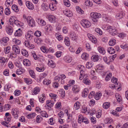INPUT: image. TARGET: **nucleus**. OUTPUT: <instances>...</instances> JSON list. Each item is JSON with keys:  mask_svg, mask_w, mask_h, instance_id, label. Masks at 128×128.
Listing matches in <instances>:
<instances>
[{"mask_svg": "<svg viewBox=\"0 0 128 128\" xmlns=\"http://www.w3.org/2000/svg\"><path fill=\"white\" fill-rule=\"evenodd\" d=\"M80 24L84 27L88 28L91 25L90 22L86 20H83L80 21Z\"/></svg>", "mask_w": 128, "mask_h": 128, "instance_id": "1", "label": "nucleus"}, {"mask_svg": "<svg viewBox=\"0 0 128 128\" xmlns=\"http://www.w3.org/2000/svg\"><path fill=\"white\" fill-rule=\"evenodd\" d=\"M27 22L28 24L32 27H33L35 25V22L32 18L30 16H28Z\"/></svg>", "mask_w": 128, "mask_h": 128, "instance_id": "2", "label": "nucleus"}, {"mask_svg": "<svg viewBox=\"0 0 128 128\" xmlns=\"http://www.w3.org/2000/svg\"><path fill=\"white\" fill-rule=\"evenodd\" d=\"M107 28L110 33L112 35H116L118 34L117 30L115 28H113L112 26H108L107 27Z\"/></svg>", "mask_w": 128, "mask_h": 128, "instance_id": "3", "label": "nucleus"}, {"mask_svg": "<svg viewBox=\"0 0 128 128\" xmlns=\"http://www.w3.org/2000/svg\"><path fill=\"white\" fill-rule=\"evenodd\" d=\"M6 30L8 34L10 35L13 32V29L11 26H6Z\"/></svg>", "mask_w": 128, "mask_h": 128, "instance_id": "4", "label": "nucleus"}, {"mask_svg": "<svg viewBox=\"0 0 128 128\" xmlns=\"http://www.w3.org/2000/svg\"><path fill=\"white\" fill-rule=\"evenodd\" d=\"M90 15L91 17L94 19L99 18H100L101 16L100 14L97 13L92 12Z\"/></svg>", "mask_w": 128, "mask_h": 128, "instance_id": "5", "label": "nucleus"}, {"mask_svg": "<svg viewBox=\"0 0 128 128\" xmlns=\"http://www.w3.org/2000/svg\"><path fill=\"white\" fill-rule=\"evenodd\" d=\"M69 36L70 38L73 40L76 41L77 39V36L74 32H71Z\"/></svg>", "mask_w": 128, "mask_h": 128, "instance_id": "6", "label": "nucleus"}, {"mask_svg": "<svg viewBox=\"0 0 128 128\" xmlns=\"http://www.w3.org/2000/svg\"><path fill=\"white\" fill-rule=\"evenodd\" d=\"M12 48L13 50L17 54H20V50L18 46L16 45H13Z\"/></svg>", "mask_w": 128, "mask_h": 128, "instance_id": "7", "label": "nucleus"}, {"mask_svg": "<svg viewBox=\"0 0 128 128\" xmlns=\"http://www.w3.org/2000/svg\"><path fill=\"white\" fill-rule=\"evenodd\" d=\"M88 38L93 43H96L97 42L96 38L93 35L90 34L88 36Z\"/></svg>", "mask_w": 128, "mask_h": 128, "instance_id": "8", "label": "nucleus"}, {"mask_svg": "<svg viewBox=\"0 0 128 128\" xmlns=\"http://www.w3.org/2000/svg\"><path fill=\"white\" fill-rule=\"evenodd\" d=\"M72 90L73 92L76 94L79 92L80 90V88L78 86L75 85L72 88Z\"/></svg>", "mask_w": 128, "mask_h": 128, "instance_id": "9", "label": "nucleus"}, {"mask_svg": "<svg viewBox=\"0 0 128 128\" xmlns=\"http://www.w3.org/2000/svg\"><path fill=\"white\" fill-rule=\"evenodd\" d=\"M26 5L28 8L29 9L33 10L34 8L33 5L30 2H26Z\"/></svg>", "mask_w": 128, "mask_h": 128, "instance_id": "10", "label": "nucleus"}, {"mask_svg": "<svg viewBox=\"0 0 128 128\" xmlns=\"http://www.w3.org/2000/svg\"><path fill=\"white\" fill-rule=\"evenodd\" d=\"M63 60L67 63H70L71 62L72 58L70 56H68L64 57Z\"/></svg>", "mask_w": 128, "mask_h": 128, "instance_id": "11", "label": "nucleus"}, {"mask_svg": "<svg viewBox=\"0 0 128 128\" xmlns=\"http://www.w3.org/2000/svg\"><path fill=\"white\" fill-rule=\"evenodd\" d=\"M124 15V13L122 12H121L117 14L116 16V18L118 20H120L122 18Z\"/></svg>", "mask_w": 128, "mask_h": 128, "instance_id": "12", "label": "nucleus"}, {"mask_svg": "<svg viewBox=\"0 0 128 128\" xmlns=\"http://www.w3.org/2000/svg\"><path fill=\"white\" fill-rule=\"evenodd\" d=\"M99 59V57L97 55H94L92 56L91 58L92 60L94 62L98 61Z\"/></svg>", "mask_w": 128, "mask_h": 128, "instance_id": "13", "label": "nucleus"}, {"mask_svg": "<svg viewBox=\"0 0 128 128\" xmlns=\"http://www.w3.org/2000/svg\"><path fill=\"white\" fill-rule=\"evenodd\" d=\"M12 115L14 116V118H17L18 117V112L15 109H12Z\"/></svg>", "mask_w": 128, "mask_h": 128, "instance_id": "14", "label": "nucleus"}, {"mask_svg": "<svg viewBox=\"0 0 128 128\" xmlns=\"http://www.w3.org/2000/svg\"><path fill=\"white\" fill-rule=\"evenodd\" d=\"M64 42L65 44L67 46H69L70 45V42L69 38L66 37L64 39Z\"/></svg>", "mask_w": 128, "mask_h": 128, "instance_id": "15", "label": "nucleus"}, {"mask_svg": "<svg viewBox=\"0 0 128 128\" xmlns=\"http://www.w3.org/2000/svg\"><path fill=\"white\" fill-rule=\"evenodd\" d=\"M54 104V102L51 100H48L46 102V105L47 106L52 107Z\"/></svg>", "mask_w": 128, "mask_h": 128, "instance_id": "16", "label": "nucleus"}, {"mask_svg": "<svg viewBox=\"0 0 128 128\" xmlns=\"http://www.w3.org/2000/svg\"><path fill=\"white\" fill-rule=\"evenodd\" d=\"M102 96V94L100 92H99L95 95L94 98L96 100H98Z\"/></svg>", "mask_w": 128, "mask_h": 128, "instance_id": "17", "label": "nucleus"}, {"mask_svg": "<svg viewBox=\"0 0 128 128\" xmlns=\"http://www.w3.org/2000/svg\"><path fill=\"white\" fill-rule=\"evenodd\" d=\"M64 14L67 16L68 17H71L72 16V12L70 10H66L64 12Z\"/></svg>", "mask_w": 128, "mask_h": 128, "instance_id": "18", "label": "nucleus"}, {"mask_svg": "<svg viewBox=\"0 0 128 128\" xmlns=\"http://www.w3.org/2000/svg\"><path fill=\"white\" fill-rule=\"evenodd\" d=\"M88 93V90L87 88L84 89V91L82 93V96L84 97L86 96Z\"/></svg>", "mask_w": 128, "mask_h": 128, "instance_id": "19", "label": "nucleus"}, {"mask_svg": "<svg viewBox=\"0 0 128 128\" xmlns=\"http://www.w3.org/2000/svg\"><path fill=\"white\" fill-rule=\"evenodd\" d=\"M98 49L99 52L102 54H104L105 53V52L104 48L101 46H99L98 47Z\"/></svg>", "mask_w": 128, "mask_h": 128, "instance_id": "20", "label": "nucleus"}, {"mask_svg": "<svg viewBox=\"0 0 128 128\" xmlns=\"http://www.w3.org/2000/svg\"><path fill=\"white\" fill-rule=\"evenodd\" d=\"M23 63L24 65L26 66H29L30 65V61L27 59H24V60Z\"/></svg>", "mask_w": 128, "mask_h": 128, "instance_id": "21", "label": "nucleus"}, {"mask_svg": "<svg viewBox=\"0 0 128 128\" xmlns=\"http://www.w3.org/2000/svg\"><path fill=\"white\" fill-rule=\"evenodd\" d=\"M48 64L49 66L51 67L52 68H54L55 67V64L53 62V61L51 60H48Z\"/></svg>", "mask_w": 128, "mask_h": 128, "instance_id": "22", "label": "nucleus"}, {"mask_svg": "<svg viewBox=\"0 0 128 128\" xmlns=\"http://www.w3.org/2000/svg\"><path fill=\"white\" fill-rule=\"evenodd\" d=\"M107 50L108 52L112 54H114L115 52V50L111 47L108 48Z\"/></svg>", "mask_w": 128, "mask_h": 128, "instance_id": "23", "label": "nucleus"}, {"mask_svg": "<svg viewBox=\"0 0 128 128\" xmlns=\"http://www.w3.org/2000/svg\"><path fill=\"white\" fill-rule=\"evenodd\" d=\"M33 34H30V33L26 34V37L27 39L28 40H31L33 38Z\"/></svg>", "mask_w": 128, "mask_h": 128, "instance_id": "24", "label": "nucleus"}, {"mask_svg": "<svg viewBox=\"0 0 128 128\" xmlns=\"http://www.w3.org/2000/svg\"><path fill=\"white\" fill-rule=\"evenodd\" d=\"M48 19L50 21L54 23L55 22V17L53 15L49 16Z\"/></svg>", "mask_w": 128, "mask_h": 128, "instance_id": "25", "label": "nucleus"}, {"mask_svg": "<svg viewBox=\"0 0 128 128\" xmlns=\"http://www.w3.org/2000/svg\"><path fill=\"white\" fill-rule=\"evenodd\" d=\"M80 103L78 102H76L74 104V108L75 110H77L80 108Z\"/></svg>", "mask_w": 128, "mask_h": 128, "instance_id": "26", "label": "nucleus"}, {"mask_svg": "<svg viewBox=\"0 0 128 128\" xmlns=\"http://www.w3.org/2000/svg\"><path fill=\"white\" fill-rule=\"evenodd\" d=\"M115 96L118 102H120L122 101V98L121 96L118 94H116Z\"/></svg>", "mask_w": 128, "mask_h": 128, "instance_id": "27", "label": "nucleus"}, {"mask_svg": "<svg viewBox=\"0 0 128 128\" xmlns=\"http://www.w3.org/2000/svg\"><path fill=\"white\" fill-rule=\"evenodd\" d=\"M21 53L22 54L26 57H27L28 56V52L25 49H22L21 50Z\"/></svg>", "mask_w": 128, "mask_h": 128, "instance_id": "28", "label": "nucleus"}, {"mask_svg": "<svg viewBox=\"0 0 128 128\" xmlns=\"http://www.w3.org/2000/svg\"><path fill=\"white\" fill-rule=\"evenodd\" d=\"M83 82L87 85H89L90 84V81L87 78H84L83 80Z\"/></svg>", "mask_w": 128, "mask_h": 128, "instance_id": "29", "label": "nucleus"}, {"mask_svg": "<svg viewBox=\"0 0 128 128\" xmlns=\"http://www.w3.org/2000/svg\"><path fill=\"white\" fill-rule=\"evenodd\" d=\"M110 106V103L108 102H106L103 104V107L104 108L107 109Z\"/></svg>", "mask_w": 128, "mask_h": 128, "instance_id": "30", "label": "nucleus"}, {"mask_svg": "<svg viewBox=\"0 0 128 128\" xmlns=\"http://www.w3.org/2000/svg\"><path fill=\"white\" fill-rule=\"evenodd\" d=\"M88 54L86 53H83L81 56V57L82 59L86 60L88 58Z\"/></svg>", "mask_w": 128, "mask_h": 128, "instance_id": "31", "label": "nucleus"}, {"mask_svg": "<svg viewBox=\"0 0 128 128\" xmlns=\"http://www.w3.org/2000/svg\"><path fill=\"white\" fill-rule=\"evenodd\" d=\"M12 8L13 10L16 12H18L19 10L17 6L16 5H12Z\"/></svg>", "mask_w": 128, "mask_h": 128, "instance_id": "32", "label": "nucleus"}, {"mask_svg": "<svg viewBox=\"0 0 128 128\" xmlns=\"http://www.w3.org/2000/svg\"><path fill=\"white\" fill-rule=\"evenodd\" d=\"M44 95V94H42V96L40 97V98H39V100L40 102L42 103L44 102V100H45L46 98V97Z\"/></svg>", "mask_w": 128, "mask_h": 128, "instance_id": "33", "label": "nucleus"}, {"mask_svg": "<svg viewBox=\"0 0 128 128\" xmlns=\"http://www.w3.org/2000/svg\"><path fill=\"white\" fill-rule=\"evenodd\" d=\"M76 10L77 12L80 14H82L84 13V11L78 6H76Z\"/></svg>", "mask_w": 128, "mask_h": 128, "instance_id": "34", "label": "nucleus"}, {"mask_svg": "<svg viewBox=\"0 0 128 128\" xmlns=\"http://www.w3.org/2000/svg\"><path fill=\"white\" fill-rule=\"evenodd\" d=\"M40 49L41 50L45 53H47L48 52V49L45 46H42L40 48Z\"/></svg>", "mask_w": 128, "mask_h": 128, "instance_id": "35", "label": "nucleus"}, {"mask_svg": "<svg viewBox=\"0 0 128 128\" xmlns=\"http://www.w3.org/2000/svg\"><path fill=\"white\" fill-rule=\"evenodd\" d=\"M116 43V41L114 39L110 40L109 42V44L110 46H113Z\"/></svg>", "mask_w": 128, "mask_h": 128, "instance_id": "36", "label": "nucleus"}, {"mask_svg": "<svg viewBox=\"0 0 128 128\" xmlns=\"http://www.w3.org/2000/svg\"><path fill=\"white\" fill-rule=\"evenodd\" d=\"M64 4L67 7H69L70 5V2L68 0H64Z\"/></svg>", "mask_w": 128, "mask_h": 128, "instance_id": "37", "label": "nucleus"}, {"mask_svg": "<svg viewBox=\"0 0 128 128\" xmlns=\"http://www.w3.org/2000/svg\"><path fill=\"white\" fill-rule=\"evenodd\" d=\"M35 116V113H32V114H30L28 115L27 116V117L28 118L30 119L34 118Z\"/></svg>", "mask_w": 128, "mask_h": 128, "instance_id": "38", "label": "nucleus"}, {"mask_svg": "<svg viewBox=\"0 0 128 128\" xmlns=\"http://www.w3.org/2000/svg\"><path fill=\"white\" fill-rule=\"evenodd\" d=\"M24 82L28 84H31L32 82V80L30 79L25 78L24 79Z\"/></svg>", "mask_w": 128, "mask_h": 128, "instance_id": "39", "label": "nucleus"}, {"mask_svg": "<svg viewBox=\"0 0 128 128\" xmlns=\"http://www.w3.org/2000/svg\"><path fill=\"white\" fill-rule=\"evenodd\" d=\"M59 93L60 94L61 96L63 98L65 96V91L63 89H61L60 90L59 92Z\"/></svg>", "mask_w": 128, "mask_h": 128, "instance_id": "40", "label": "nucleus"}, {"mask_svg": "<svg viewBox=\"0 0 128 128\" xmlns=\"http://www.w3.org/2000/svg\"><path fill=\"white\" fill-rule=\"evenodd\" d=\"M40 90L38 87H36L34 90L33 93L35 94H36L39 92Z\"/></svg>", "mask_w": 128, "mask_h": 128, "instance_id": "41", "label": "nucleus"}, {"mask_svg": "<svg viewBox=\"0 0 128 128\" xmlns=\"http://www.w3.org/2000/svg\"><path fill=\"white\" fill-rule=\"evenodd\" d=\"M22 32L21 31H16L14 34L15 36H20L22 35Z\"/></svg>", "mask_w": 128, "mask_h": 128, "instance_id": "42", "label": "nucleus"}, {"mask_svg": "<svg viewBox=\"0 0 128 128\" xmlns=\"http://www.w3.org/2000/svg\"><path fill=\"white\" fill-rule=\"evenodd\" d=\"M42 6V8L44 10H47L48 9V6L47 4H43Z\"/></svg>", "mask_w": 128, "mask_h": 128, "instance_id": "43", "label": "nucleus"}, {"mask_svg": "<svg viewBox=\"0 0 128 128\" xmlns=\"http://www.w3.org/2000/svg\"><path fill=\"white\" fill-rule=\"evenodd\" d=\"M29 72L30 76L32 78H34L36 77L34 71L32 70H30L29 71Z\"/></svg>", "mask_w": 128, "mask_h": 128, "instance_id": "44", "label": "nucleus"}, {"mask_svg": "<svg viewBox=\"0 0 128 128\" xmlns=\"http://www.w3.org/2000/svg\"><path fill=\"white\" fill-rule=\"evenodd\" d=\"M13 0H6L5 2V4L8 5V6L10 4H12L13 3Z\"/></svg>", "mask_w": 128, "mask_h": 128, "instance_id": "45", "label": "nucleus"}, {"mask_svg": "<svg viewBox=\"0 0 128 128\" xmlns=\"http://www.w3.org/2000/svg\"><path fill=\"white\" fill-rule=\"evenodd\" d=\"M83 117L82 115H80L78 117V122L79 123H81L83 122Z\"/></svg>", "mask_w": 128, "mask_h": 128, "instance_id": "46", "label": "nucleus"}, {"mask_svg": "<svg viewBox=\"0 0 128 128\" xmlns=\"http://www.w3.org/2000/svg\"><path fill=\"white\" fill-rule=\"evenodd\" d=\"M13 42H14L15 44L17 45H19L21 43V42L20 40L16 38L13 39Z\"/></svg>", "mask_w": 128, "mask_h": 128, "instance_id": "47", "label": "nucleus"}, {"mask_svg": "<svg viewBox=\"0 0 128 128\" xmlns=\"http://www.w3.org/2000/svg\"><path fill=\"white\" fill-rule=\"evenodd\" d=\"M40 114L43 117H48V115L47 114L46 112L44 111H41Z\"/></svg>", "mask_w": 128, "mask_h": 128, "instance_id": "48", "label": "nucleus"}, {"mask_svg": "<svg viewBox=\"0 0 128 128\" xmlns=\"http://www.w3.org/2000/svg\"><path fill=\"white\" fill-rule=\"evenodd\" d=\"M11 119V116L4 117L5 120L6 122L7 123H8L10 121Z\"/></svg>", "mask_w": 128, "mask_h": 128, "instance_id": "49", "label": "nucleus"}, {"mask_svg": "<svg viewBox=\"0 0 128 128\" xmlns=\"http://www.w3.org/2000/svg\"><path fill=\"white\" fill-rule=\"evenodd\" d=\"M85 4L86 6H92V3L90 2L89 0H86L85 2Z\"/></svg>", "mask_w": 128, "mask_h": 128, "instance_id": "50", "label": "nucleus"}, {"mask_svg": "<svg viewBox=\"0 0 128 128\" xmlns=\"http://www.w3.org/2000/svg\"><path fill=\"white\" fill-rule=\"evenodd\" d=\"M5 12L6 14L8 15L10 13V8H7L5 10Z\"/></svg>", "mask_w": 128, "mask_h": 128, "instance_id": "51", "label": "nucleus"}, {"mask_svg": "<svg viewBox=\"0 0 128 128\" xmlns=\"http://www.w3.org/2000/svg\"><path fill=\"white\" fill-rule=\"evenodd\" d=\"M95 31L100 35H102L103 33L102 31L99 28H96L95 29Z\"/></svg>", "mask_w": 128, "mask_h": 128, "instance_id": "52", "label": "nucleus"}, {"mask_svg": "<svg viewBox=\"0 0 128 128\" xmlns=\"http://www.w3.org/2000/svg\"><path fill=\"white\" fill-rule=\"evenodd\" d=\"M93 64L91 62H88L86 64V67L88 68H90L92 67Z\"/></svg>", "mask_w": 128, "mask_h": 128, "instance_id": "53", "label": "nucleus"}, {"mask_svg": "<svg viewBox=\"0 0 128 128\" xmlns=\"http://www.w3.org/2000/svg\"><path fill=\"white\" fill-rule=\"evenodd\" d=\"M43 83L45 85H48L50 83V80L45 79L44 80Z\"/></svg>", "mask_w": 128, "mask_h": 128, "instance_id": "54", "label": "nucleus"}, {"mask_svg": "<svg viewBox=\"0 0 128 128\" xmlns=\"http://www.w3.org/2000/svg\"><path fill=\"white\" fill-rule=\"evenodd\" d=\"M34 34L37 37H40L41 35V33L40 31L37 30L34 33Z\"/></svg>", "mask_w": 128, "mask_h": 128, "instance_id": "55", "label": "nucleus"}, {"mask_svg": "<svg viewBox=\"0 0 128 128\" xmlns=\"http://www.w3.org/2000/svg\"><path fill=\"white\" fill-rule=\"evenodd\" d=\"M10 46H8L6 47L4 50L5 54H8L10 52Z\"/></svg>", "mask_w": 128, "mask_h": 128, "instance_id": "56", "label": "nucleus"}, {"mask_svg": "<svg viewBox=\"0 0 128 128\" xmlns=\"http://www.w3.org/2000/svg\"><path fill=\"white\" fill-rule=\"evenodd\" d=\"M40 24L42 26H44L46 25V23L45 21L42 19H41L40 22Z\"/></svg>", "mask_w": 128, "mask_h": 128, "instance_id": "57", "label": "nucleus"}, {"mask_svg": "<svg viewBox=\"0 0 128 128\" xmlns=\"http://www.w3.org/2000/svg\"><path fill=\"white\" fill-rule=\"evenodd\" d=\"M118 79L116 78H114V77L112 78L111 79L112 82L116 84H118V83H117V81Z\"/></svg>", "mask_w": 128, "mask_h": 128, "instance_id": "58", "label": "nucleus"}, {"mask_svg": "<svg viewBox=\"0 0 128 128\" xmlns=\"http://www.w3.org/2000/svg\"><path fill=\"white\" fill-rule=\"evenodd\" d=\"M112 76V73H109V74H108L106 77L105 79V80L106 81H108V80L110 79V78Z\"/></svg>", "mask_w": 128, "mask_h": 128, "instance_id": "59", "label": "nucleus"}, {"mask_svg": "<svg viewBox=\"0 0 128 128\" xmlns=\"http://www.w3.org/2000/svg\"><path fill=\"white\" fill-rule=\"evenodd\" d=\"M106 120L107 121V123L111 124L113 122V120L112 118H106Z\"/></svg>", "mask_w": 128, "mask_h": 128, "instance_id": "60", "label": "nucleus"}, {"mask_svg": "<svg viewBox=\"0 0 128 128\" xmlns=\"http://www.w3.org/2000/svg\"><path fill=\"white\" fill-rule=\"evenodd\" d=\"M9 38L7 37H5L4 38H3L2 40V41L3 42H4L6 43L7 42Z\"/></svg>", "mask_w": 128, "mask_h": 128, "instance_id": "61", "label": "nucleus"}, {"mask_svg": "<svg viewBox=\"0 0 128 128\" xmlns=\"http://www.w3.org/2000/svg\"><path fill=\"white\" fill-rule=\"evenodd\" d=\"M24 44L26 46L28 47L30 45V42L28 40H25L24 42Z\"/></svg>", "mask_w": 128, "mask_h": 128, "instance_id": "62", "label": "nucleus"}, {"mask_svg": "<svg viewBox=\"0 0 128 128\" xmlns=\"http://www.w3.org/2000/svg\"><path fill=\"white\" fill-rule=\"evenodd\" d=\"M94 92H91L88 95V98L90 99L92 98L94 96Z\"/></svg>", "mask_w": 128, "mask_h": 128, "instance_id": "63", "label": "nucleus"}, {"mask_svg": "<svg viewBox=\"0 0 128 128\" xmlns=\"http://www.w3.org/2000/svg\"><path fill=\"white\" fill-rule=\"evenodd\" d=\"M81 110L82 112L83 113L85 112L87 110V107H85L84 106H83Z\"/></svg>", "mask_w": 128, "mask_h": 128, "instance_id": "64", "label": "nucleus"}]
</instances>
